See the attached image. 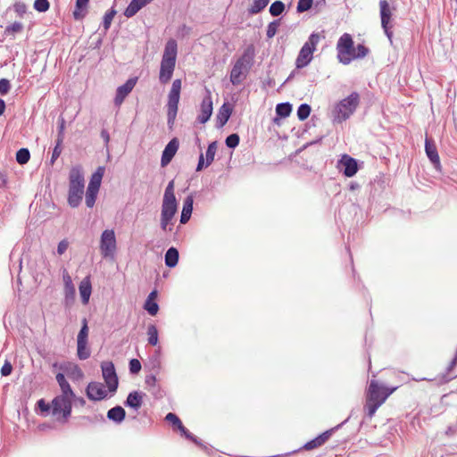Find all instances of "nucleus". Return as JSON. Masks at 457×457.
I'll use <instances>...</instances> for the list:
<instances>
[{"mask_svg":"<svg viewBox=\"0 0 457 457\" xmlns=\"http://www.w3.org/2000/svg\"><path fill=\"white\" fill-rule=\"evenodd\" d=\"M279 26V22L278 21H271L268 27H267V32H266V35H267V37L268 38H272L277 31H278V28Z\"/></svg>","mask_w":457,"mask_h":457,"instance_id":"47","label":"nucleus"},{"mask_svg":"<svg viewBox=\"0 0 457 457\" xmlns=\"http://www.w3.org/2000/svg\"><path fill=\"white\" fill-rule=\"evenodd\" d=\"M137 81V78H130L129 79L125 84L118 87L116 90V96L114 98V104L117 106H120L124 99L128 96V95L133 90Z\"/></svg>","mask_w":457,"mask_h":457,"instance_id":"16","label":"nucleus"},{"mask_svg":"<svg viewBox=\"0 0 457 457\" xmlns=\"http://www.w3.org/2000/svg\"><path fill=\"white\" fill-rule=\"evenodd\" d=\"M30 158L29 151L27 148H21L16 153V161L20 164H26Z\"/></svg>","mask_w":457,"mask_h":457,"instance_id":"36","label":"nucleus"},{"mask_svg":"<svg viewBox=\"0 0 457 457\" xmlns=\"http://www.w3.org/2000/svg\"><path fill=\"white\" fill-rule=\"evenodd\" d=\"M156 297H157V291L154 290L148 295L146 301H155Z\"/></svg>","mask_w":457,"mask_h":457,"instance_id":"63","label":"nucleus"},{"mask_svg":"<svg viewBox=\"0 0 457 457\" xmlns=\"http://www.w3.org/2000/svg\"><path fill=\"white\" fill-rule=\"evenodd\" d=\"M152 0H131L128 7L124 11V15L127 18H131L137 12L141 10L143 7H145L146 4L151 3Z\"/></svg>","mask_w":457,"mask_h":457,"instance_id":"24","label":"nucleus"},{"mask_svg":"<svg viewBox=\"0 0 457 457\" xmlns=\"http://www.w3.org/2000/svg\"><path fill=\"white\" fill-rule=\"evenodd\" d=\"M285 10V4L281 1H275L271 4L270 6V13L272 16H278L280 15Z\"/></svg>","mask_w":457,"mask_h":457,"instance_id":"37","label":"nucleus"},{"mask_svg":"<svg viewBox=\"0 0 457 457\" xmlns=\"http://www.w3.org/2000/svg\"><path fill=\"white\" fill-rule=\"evenodd\" d=\"M88 1L89 0H76V8L78 9L77 11L74 12V16L75 18L77 19L79 17V11H82L84 10L87 4H88Z\"/></svg>","mask_w":457,"mask_h":457,"instance_id":"56","label":"nucleus"},{"mask_svg":"<svg viewBox=\"0 0 457 457\" xmlns=\"http://www.w3.org/2000/svg\"><path fill=\"white\" fill-rule=\"evenodd\" d=\"M116 14V11L112 9L111 11L107 12L104 16L103 21V26L105 30L109 29L112 21Z\"/></svg>","mask_w":457,"mask_h":457,"instance_id":"44","label":"nucleus"},{"mask_svg":"<svg viewBox=\"0 0 457 457\" xmlns=\"http://www.w3.org/2000/svg\"><path fill=\"white\" fill-rule=\"evenodd\" d=\"M104 167L99 166L96 170L92 174L87 189L99 191L103 176L104 174Z\"/></svg>","mask_w":457,"mask_h":457,"instance_id":"28","label":"nucleus"},{"mask_svg":"<svg viewBox=\"0 0 457 457\" xmlns=\"http://www.w3.org/2000/svg\"><path fill=\"white\" fill-rule=\"evenodd\" d=\"M68 246H69V242L67 240H65V239L62 240L58 244L57 253L59 255L63 254L66 252V250L68 249Z\"/></svg>","mask_w":457,"mask_h":457,"instance_id":"59","label":"nucleus"},{"mask_svg":"<svg viewBox=\"0 0 457 457\" xmlns=\"http://www.w3.org/2000/svg\"><path fill=\"white\" fill-rule=\"evenodd\" d=\"M141 370V363L137 359H131L129 361V371L132 374H137Z\"/></svg>","mask_w":457,"mask_h":457,"instance_id":"52","label":"nucleus"},{"mask_svg":"<svg viewBox=\"0 0 457 457\" xmlns=\"http://www.w3.org/2000/svg\"><path fill=\"white\" fill-rule=\"evenodd\" d=\"M79 290L83 304H87L92 292L91 282L88 277L82 279Z\"/></svg>","mask_w":457,"mask_h":457,"instance_id":"27","label":"nucleus"},{"mask_svg":"<svg viewBox=\"0 0 457 457\" xmlns=\"http://www.w3.org/2000/svg\"><path fill=\"white\" fill-rule=\"evenodd\" d=\"M86 393L92 401H101L107 396L105 386L100 382H90L87 386Z\"/></svg>","mask_w":457,"mask_h":457,"instance_id":"15","label":"nucleus"},{"mask_svg":"<svg viewBox=\"0 0 457 457\" xmlns=\"http://www.w3.org/2000/svg\"><path fill=\"white\" fill-rule=\"evenodd\" d=\"M232 112V109L230 105L227 103L223 104L219 109L217 118H216V126L218 128L223 127L228 120Z\"/></svg>","mask_w":457,"mask_h":457,"instance_id":"25","label":"nucleus"},{"mask_svg":"<svg viewBox=\"0 0 457 457\" xmlns=\"http://www.w3.org/2000/svg\"><path fill=\"white\" fill-rule=\"evenodd\" d=\"M397 389V386L388 388L379 383L377 380H371L368 387L366 395V403L364 410L367 416L371 419L377 410L386 402L387 397Z\"/></svg>","mask_w":457,"mask_h":457,"instance_id":"1","label":"nucleus"},{"mask_svg":"<svg viewBox=\"0 0 457 457\" xmlns=\"http://www.w3.org/2000/svg\"><path fill=\"white\" fill-rule=\"evenodd\" d=\"M217 152V142H212L206 150L205 154V166L208 167L214 160Z\"/></svg>","mask_w":457,"mask_h":457,"instance_id":"34","label":"nucleus"},{"mask_svg":"<svg viewBox=\"0 0 457 457\" xmlns=\"http://www.w3.org/2000/svg\"><path fill=\"white\" fill-rule=\"evenodd\" d=\"M144 308L152 316L156 315L159 311V305L155 301H146L145 300Z\"/></svg>","mask_w":457,"mask_h":457,"instance_id":"42","label":"nucleus"},{"mask_svg":"<svg viewBox=\"0 0 457 457\" xmlns=\"http://www.w3.org/2000/svg\"><path fill=\"white\" fill-rule=\"evenodd\" d=\"M126 417V411L121 406H115L107 411V418L116 424H120Z\"/></svg>","mask_w":457,"mask_h":457,"instance_id":"29","label":"nucleus"},{"mask_svg":"<svg viewBox=\"0 0 457 457\" xmlns=\"http://www.w3.org/2000/svg\"><path fill=\"white\" fill-rule=\"evenodd\" d=\"M156 377L154 375H148L145 378V384L148 386H154L156 385Z\"/></svg>","mask_w":457,"mask_h":457,"instance_id":"61","label":"nucleus"},{"mask_svg":"<svg viewBox=\"0 0 457 457\" xmlns=\"http://www.w3.org/2000/svg\"><path fill=\"white\" fill-rule=\"evenodd\" d=\"M379 8H380L381 26H382L386 37H388L390 42H392L393 32L391 30V25H390L391 17H392V9L386 0H380Z\"/></svg>","mask_w":457,"mask_h":457,"instance_id":"14","label":"nucleus"},{"mask_svg":"<svg viewBox=\"0 0 457 457\" xmlns=\"http://www.w3.org/2000/svg\"><path fill=\"white\" fill-rule=\"evenodd\" d=\"M338 169L345 176L348 178L353 177L358 170L357 162L355 159L345 154L338 162Z\"/></svg>","mask_w":457,"mask_h":457,"instance_id":"17","label":"nucleus"},{"mask_svg":"<svg viewBox=\"0 0 457 457\" xmlns=\"http://www.w3.org/2000/svg\"><path fill=\"white\" fill-rule=\"evenodd\" d=\"M255 50L253 45L248 46L242 55L236 61L230 72V82L239 85L246 78V75L253 63Z\"/></svg>","mask_w":457,"mask_h":457,"instance_id":"3","label":"nucleus"},{"mask_svg":"<svg viewBox=\"0 0 457 457\" xmlns=\"http://www.w3.org/2000/svg\"><path fill=\"white\" fill-rule=\"evenodd\" d=\"M312 0H299L297 4V12H303L311 9L312 5Z\"/></svg>","mask_w":457,"mask_h":457,"instance_id":"50","label":"nucleus"},{"mask_svg":"<svg viewBox=\"0 0 457 457\" xmlns=\"http://www.w3.org/2000/svg\"><path fill=\"white\" fill-rule=\"evenodd\" d=\"M179 430L187 439L193 441L196 445H201V443L198 441V439L193 434H191L185 427H184V429H179Z\"/></svg>","mask_w":457,"mask_h":457,"instance_id":"58","label":"nucleus"},{"mask_svg":"<svg viewBox=\"0 0 457 457\" xmlns=\"http://www.w3.org/2000/svg\"><path fill=\"white\" fill-rule=\"evenodd\" d=\"M145 394L139 391L130 392L124 403L125 406L138 411L143 403Z\"/></svg>","mask_w":457,"mask_h":457,"instance_id":"21","label":"nucleus"},{"mask_svg":"<svg viewBox=\"0 0 457 457\" xmlns=\"http://www.w3.org/2000/svg\"><path fill=\"white\" fill-rule=\"evenodd\" d=\"M101 137L104 138V140L105 141V143H108V142H109V140H110V136H109V134H108V132H107V131L103 130V131L101 132Z\"/></svg>","mask_w":457,"mask_h":457,"instance_id":"64","label":"nucleus"},{"mask_svg":"<svg viewBox=\"0 0 457 457\" xmlns=\"http://www.w3.org/2000/svg\"><path fill=\"white\" fill-rule=\"evenodd\" d=\"M56 381L59 384L62 390V395H60L59 396H64L71 399L75 398V394L72 391L69 382L66 380L62 373H58L56 375Z\"/></svg>","mask_w":457,"mask_h":457,"instance_id":"26","label":"nucleus"},{"mask_svg":"<svg viewBox=\"0 0 457 457\" xmlns=\"http://www.w3.org/2000/svg\"><path fill=\"white\" fill-rule=\"evenodd\" d=\"M103 378L111 393H115L118 388V378L114 365L112 361H104L101 365Z\"/></svg>","mask_w":457,"mask_h":457,"instance_id":"12","label":"nucleus"},{"mask_svg":"<svg viewBox=\"0 0 457 457\" xmlns=\"http://www.w3.org/2000/svg\"><path fill=\"white\" fill-rule=\"evenodd\" d=\"M194 204V197L192 195H187L183 202V207L180 216V223L186 224L192 215Z\"/></svg>","mask_w":457,"mask_h":457,"instance_id":"23","label":"nucleus"},{"mask_svg":"<svg viewBox=\"0 0 457 457\" xmlns=\"http://www.w3.org/2000/svg\"><path fill=\"white\" fill-rule=\"evenodd\" d=\"M97 194H98V191H95V190L87 188L85 202L88 208H92L95 205Z\"/></svg>","mask_w":457,"mask_h":457,"instance_id":"40","label":"nucleus"},{"mask_svg":"<svg viewBox=\"0 0 457 457\" xmlns=\"http://www.w3.org/2000/svg\"><path fill=\"white\" fill-rule=\"evenodd\" d=\"M88 332H89V329H88V326H87V321L86 319H83L82 327L77 336V341L87 342Z\"/></svg>","mask_w":457,"mask_h":457,"instance_id":"38","label":"nucleus"},{"mask_svg":"<svg viewBox=\"0 0 457 457\" xmlns=\"http://www.w3.org/2000/svg\"><path fill=\"white\" fill-rule=\"evenodd\" d=\"M85 187L84 175L79 167H73L69 175L68 204L71 207H78L82 200Z\"/></svg>","mask_w":457,"mask_h":457,"instance_id":"4","label":"nucleus"},{"mask_svg":"<svg viewBox=\"0 0 457 457\" xmlns=\"http://www.w3.org/2000/svg\"><path fill=\"white\" fill-rule=\"evenodd\" d=\"M22 29L23 25L19 21H15L5 28V33L8 35H14L16 33L21 32Z\"/></svg>","mask_w":457,"mask_h":457,"instance_id":"43","label":"nucleus"},{"mask_svg":"<svg viewBox=\"0 0 457 457\" xmlns=\"http://www.w3.org/2000/svg\"><path fill=\"white\" fill-rule=\"evenodd\" d=\"M62 280L64 284L63 294V304L66 308L71 307L75 303L76 298V289L75 286L72 282L71 277L68 273L67 270H63L62 272Z\"/></svg>","mask_w":457,"mask_h":457,"instance_id":"13","label":"nucleus"},{"mask_svg":"<svg viewBox=\"0 0 457 457\" xmlns=\"http://www.w3.org/2000/svg\"><path fill=\"white\" fill-rule=\"evenodd\" d=\"M12 370V367L10 362H5L3 367L1 368V375L2 376H8L11 374Z\"/></svg>","mask_w":457,"mask_h":457,"instance_id":"60","label":"nucleus"},{"mask_svg":"<svg viewBox=\"0 0 457 457\" xmlns=\"http://www.w3.org/2000/svg\"><path fill=\"white\" fill-rule=\"evenodd\" d=\"M179 149V140L177 138H172L165 146L161 159L162 167L167 166L176 154Z\"/></svg>","mask_w":457,"mask_h":457,"instance_id":"18","label":"nucleus"},{"mask_svg":"<svg viewBox=\"0 0 457 457\" xmlns=\"http://www.w3.org/2000/svg\"><path fill=\"white\" fill-rule=\"evenodd\" d=\"M333 430L334 428L327 430L320 434V436H318L317 437H315L314 439L307 442L303 445V449L310 451L323 445L331 436Z\"/></svg>","mask_w":457,"mask_h":457,"instance_id":"20","label":"nucleus"},{"mask_svg":"<svg viewBox=\"0 0 457 457\" xmlns=\"http://www.w3.org/2000/svg\"><path fill=\"white\" fill-rule=\"evenodd\" d=\"M72 399L64 396H55L51 404L45 402L44 399L37 401V404L42 413L47 415L51 410V413L55 420L60 422H66L71 413Z\"/></svg>","mask_w":457,"mask_h":457,"instance_id":"2","label":"nucleus"},{"mask_svg":"<svg viewBox=\"0 0 457 457\" xmlns=\"http://www.w3.org/2000/svg\"><path fill=\"white\" fill-rule=\"evenodd\" d=\"M205 166V159L204 157L203 153L200 154L198 163L196 166V171L202 170Z\"/></svg>","mask_w":457,"mask_h":457,"instance_id":"62","label":"nucleus"},{"mask_svg":"<svg viewBox=\"0 0 457 457\" xmlns=\"http://www.w3.org/2000/svg\"><path fill=\"white\" fill-rule=\"evenodd\" d=\"M337 58L341 63L346 65L353 61V54L355 49L351 35L345 33L339 37L337 44Z\"/></svg>","mask_w":457,"mask_h":457,"instance_id":"10","label":"nucleus"},{"mask_svg":"<svg viewBox=\"0 0 457 457\" xmlns=\"http://www.w3.org/2000/svg\"><path fill=\"white\" fill-rule=\"evenodd\" d=\"M358 104L359 95L353 92L335 105L332 111L333 120L340 123L349 119L357 108Z\"/></svg>","mask_w":457,"mask_h":457,"instance_id":"6","label":"nucleus"},{"mask_svg":"<svg viewBox=\"0 0 457 457\" xmlns=\"http://www.w3.org/2000/svg\"><path fill=\"white\" fill-rule=\"evenodd\" d=\"M64 130H65V120L62 117L58 120V137L57 139L59 143H62L64 139Z\"/></svg>","mask_w":457,"mask_h":457,"instance_id":"49","label":"nucleus"},{"mask_svg":"<svg viewBox=\"0 0 457 457\" xmlns=\"http://www.w3.org/2000/svg\"><path fill=\"white\" fill-rule=\"evenodd\" d=\"M425 151H426V154H427L428 159L433 163L435 168L436 170H439L440 169V159H439V155H438L436 145L428 138L426 139V142H425Z\"/></svg>","mask_w":457,"mask_h":457,"instance_id":"22","label":"nucleus"},{"mask_svg":"<svg viewBox=\"0 0 457 457\" xmlns=\"http://www.w3.org/2000/svg\"><path fill=\"white\" fill-rule=\"evenodd\" d=\"M100 253L105 259H114L117 252V240L113 229H105L100 237Z\"/></svg>","mask_w":457,"mask_h":457,"instance_id":"11","label":"nucleus"},{"mask_svg":"<svg viewBox=\"0 0 457 457\" xmlns=\"http://www.w3.org/2000/svg\"><path fill=\"white\" fill-rule=\"evenodd\" d=\"M354 49L355 51L353 52V60L357 58H363L369 53V49L363 45H358Z\"/></svg>","mask_w":457,"mask_h":457,"instance_id":"45","label":"nucleus"},{"mask_svg":"<svg viewBox=\"0 0 457 457\" xmlns=\"http://www.w3.org/2000/svg\"><path fill=\"white\" fill-rule=\"evenodd\" d=\"M165 420L169 422H170L176 428L178 429H184V426L182 424V422L180 421V420L179 419V417L172 413V412H169L166 417H165Z\"/></svg>","mask_w":457,"mask_h":457,"instance_id":"41","label":"nucleus"},{"mask_svg":"<svg viewBox=\"0 0 457 457\" xmlns=\"http://www.w3.org/2000/svg\"><path fill=\"white\" fill-rule=\"evenodd\" d=\"M13 10L19 17H22L27 12V5L22 2H17L13 5Z\"/></svg>","mask_w":457,"mask_h":457,"instance_id":"51","label":"nucleus"},{"mask_svg":"<svg viewBox=\"0 0 457 457\" xmlns=\"http://www.w3.org/2000/svg\"><path fill=\"white\" fill-rule=\"evenodd\" d=\"M34 8L39 12H45L49 9L48 0H35Z\"/></svg>","mask_w":457,"mask_h":457,"instance_id":"46","label":"nucleus"},{"mask_svg":"<svg viewBox=\"0 0 457 457\" xmlns=\"http://www.w3.org/2000/svg\"><path fill=\"white\" fill-rule=\"evenodd\" d=\"M178 211V202L176 197H162L161 207L160 225L163 231H171L173 227V218Z\"/></svg>","mask_w":457,"mask_h":457,"instance_id":"7","label":"nucleus"},{"mask_svg":"<svg viewBox=\"0 0 457 457\" xmlns=\"http://www.w3.org/2000/svg\"><path fill=\"white\" fill-rule=\"evenodd\" d=\"M179 251L175 247H170L165 253V264L169 268H174L179 262Z\"/></svg>","mask_w":457,"mask_h":457,"instance_id":"30","label":"nucleus"},{"mask_svg":"<svg viewBox=\"0 0 457 457\" xmlns=\"http://www.w3.org/2000/svg\"><path fill=\"white\" fill-rule=\"evenodd\" d=\"M270 0H253V4L248 8L251 15L261 12L270 3Z\"/></svg>","mask_w":457,"mask_h":457,"instance_id":"32","label":"nucleus"},{"mask_svg":"<svg viewBox=\"0 0 457 457\" xmlns=\"http://www.w3.org/2000/svg\"><path fill=\"white\" fill-rule=\"evenodd\" d=\"M177 58V43L170 39L165 45L164 52L161 62L159 79L161 83L166 84L172 77Z\"/></svg>","mask_w":457,"mask_h":457,"instance_id":"5","label":"nucleus"},{"mask_svg":"<svg viewBox=\"0 0 457 457\" xmlns=\"http://www.w3.org/2000/svg\"><path fill=\"white\" fill-rule=\"evenodd\" d=\"M292 112V105L289 103H280L276 106V114L281 118H287Z\"/></svg>","mask_w":457,"mask_h":457,"instance_id":"33","label":"nucleus"},{"mask_svg":"<svg viewBox=\"0 0 457 457\" xmlns=\"http://www.w3.org/2000/svg\"><path fill=\"white\" fill-rule=\"evenodd\" d=\"M174 188H175L174 180H170L168 183V185L164 190L163 197H170V198L176 197L175 193H174Z\"/></svg>","mask_w":457,"mask_h":457,"instance_id":"53","label":"nucleus"},{"mask_svg":"<svg viewBox=\"0 0 457 457\" xmlns=\"http://www.w3.org/2000/svg\"><path fill=\"white\" fill-rule=\"evenodd\" d=\"M62 143H59L58 140H56V145L53 150V154H52V157H51V163H54L57 158L60 156L61 153H62Z\"/></svg>","mask_w":457,"mask_h":457,"instance_id":"55","label":"nucleus"},{"mask_svg":"<svg viewBox=\"0 0 457 457\" xmlns=\"http://www.w3.org/2000/svg\"><path fill=\"white\" fill-rule=\"evenodd\" d=\"M311 113V107L307 104H302L297 109V117L300 120H306Z\"/></svg>","mask_w":457,"mask_h":457,"instance_id":"39","label":"nucleus"},{"mask_svg":"<svg viewBox=\"0 0 457 457\" xmlns=\"http://www.w3.org/2000/svg\"><path fill=\"white\" fill-rule=\"evenodd\" d=\"M212 113V101L210 94L206 96L201 104L200 113L197 120L200 123L204 124L209 120Z\"/></svg>","mask_w":457,"mask_h":457,"instance_id":"19","label":"nucleus"},{"mask_svg":"<svg viewBox=\"0 0 457 457\" xmlns=\"http://www.w3.org/2000/svg\"><path fill=\"white\" fill-rule=\"evenodd\" d=\"M91 351L87 342L77 341V355L79 360H87L90 357Z\"/></svg>","mask_w":457,"mask_h":457,"instance_id":"31","label":"nucleus"},{"mask_svg":"<svg viewBox=\"0 0 457 457\" xmlns=\"http://www.w3.org/2000/svg\"><path fill=\"white\" fill-rule=\"evenodd\" d=\"M148 344L156 345L158 344V330L157 328L151 324L147 327Z\"/></svg>","mask_w":457,"mask_h":457,"instance_id":"35","label":"nucleus"},{"mask_svg":"<svg viewBox=\"0 0 457 457\" xmlns=\"http://www.w3.org/2000/svg\"><path fill=\"white\" fill-rule=\"evenodd\" d=\"M457 364V351H456V353H455V356L454 358L453 359V361H451L449 367H448V370H447V375H448V379H452L453 378H456L457 377V373H454V374H452V370L453 369V367Z\"/></svg>","mask_w":457,"mask_h":457,"instance_id":"57","label":"nucleus"},{"mask_svg":"<svg viewBox=\"0 0 457 457\" xmlns=\"http://www.w3.org/2000/svg\"><path fill=\"white\" fill-rule=\"evenodd\" d=\"M11 88L10 81L6 79H0V95L4 96L6 95Z\"/></svg>","mask_w":457,"mask_h":457,"instance_id":"54","label":"nucleus"},{"mask_svg":"<svg viewBox=\"0 0 457 457\" xmlns=\"http://www.w3.org/2000/svg\"><path fill=\"white\" fill-rule=\"evenodd\" d=\"M180 90H181V80L175 79L172 82L170 91L168 96V104H167V117H168V124L171 126L174 123V120L178 112V105L180 97Z\"/></svg>","mask_w":457,"mask_h":457,"instance_id":"9","label":"nucleus"},{"mask_svg":"<svg viewBox=\"0 0 457 457\" xmlns=\"http://www.w3.org/2000/svg\"><path fill=\"white\" fill-rule=\"evenodd\" d=\"M239 140L237 134H231L226 138V145L229 148H235L238 145Z\"/></svg>","mask_w":457,"mask_h":457,"instance_id":"48","label":"nucleus"},{"mask_svg":"<svg viewBox=\"0 0 457 457\" xmlns=\"http://www.w3.org/2000/svg\"><path fill=\"white\" fill-rule=\"evenodd\" d=\"M320 40V36L318 33H312L308 40L302 46L296 59V67L303 68L307 66L313 58V53L316 46Z\"/></svg>","mask_w":457,"mask_h":457,"instance_id":"8","label":"nucleus"}]
</instances>
